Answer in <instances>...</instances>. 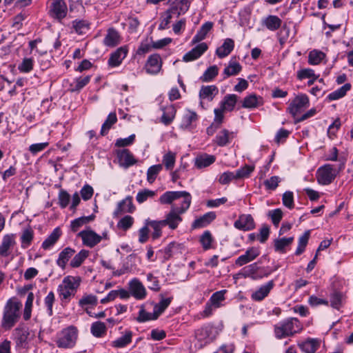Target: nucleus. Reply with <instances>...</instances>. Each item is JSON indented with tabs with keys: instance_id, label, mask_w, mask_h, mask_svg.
Masks as SVG:
<instances>
[{
	"instance_id": "obj_1",
	"label": "nucleus",
	"mask_w": 353,
	"mask_h": 353,
	"mask_svg": "<svg viewBox=\"0 0 353 353\" xmlns=\"http://www.w3.org/2000/svg\"><path fill=\"white\" fill-rule=\"evenodd\" d=\"M21 302L15 299H10L6 303L2 319L1 325L5 329H10L17 322L20 317Z\"/></svg>"
},
{
	"instance_id": "obj_2",
	"label": "nucleus",
	"mask_w": 353,
	"mask_h": 353,
	"mask_svg": "<svg viewBox=\"0 0 353 353\" xmlns=\"http://www.w3.org/2000/svg\"><path fill=\"white\" fill-rule=\"evenodd\" d=\"M339 161L340 163L338 168L331 164H325L318 169L316 178L319 184L324 185L330 184L338 173L344 168L345 159L340 158Z\"/></svg>"
},
{
	"instance_id": "obj_3",
	"label": "nucleus",
	"mask_w": 353,
	"mask_h": 353,
	"mask_svg": "<svg viewBox=\"0 0 353 353\" xmlns=\"http://www.w3.org/2000/svg\"><path fill=\"white\" fill-rule=\"evenodd\" d=\"M78 330L74 326H70L63 330L57 341V345L61 348H71L75 343L77 339Z\"/></svg>"
},
{
	"instance_id": "obj_4",
	"label": "nucleus",
	"mask_w": 353,
	"mask_h": 353,
	"mask_svg": "<svg viewBox=\"0 0 353 353\" xmlns=\"http://www.w3.org/2000/svg\"><path fill=\"white\" fill-rule=\"evenodd\" d=\"M309 105V99L306 94H300L296 96L290 103L288 110L289 112L295 117L303 109Z\"/></svg>"
},
{
	"instance_id": "obj_5",
	"label": "nucleus",
	"mask_w": 353,
	"mask_h": 353,
	"mask_svg": "<svg viewBox=\"0 0 353 353\" xmlns=\"http://www.w3.org/2000/svg\"><path fill=\"white\" fill-rule=\"evenodd\" d=\"M82 239L83 243L90 248H93L101 241V236L91 230H85L78 234Z\"/></svg>"
},
{
	"instance_id": "obj_6",
	"label": "nucleus",
	"mask_w": 353,
	"mask_h": 353,
	"mask_svg": "<svg viewBox=\"0 0 353 353\" xmlns=\"http://www.w3.org/2000/svg\"><path fill=\"white\" fill-rule=\"evenodd\" d=\"M50 15L59 20L63 19L67 14L66 3L63 0H53L50 10Z\"/></svg>"
},
{
	"instance_id": "obj_7",
	"label": "nucleus",
	"mask_w": 353,
	"mask_h": 353,
	"mask_svg": "<svg viewBox=\"0 0 353 353\" xmlns=\"http://www.w3.org/2000/svg\"><path fill=\"white\" fill-rule=\"evenodd\" d=\"M234 225L236 229L243 231H250L255 228L254 219L250 214L240 215Z\"/></svg>"
},
{
	"instance_id": "obj_8",
	"label": "nucleus",
	"mask_w": 353,
	"mask_h": 353,
	"mask_svg": "<svg viewBox=\"0 0 353 353\" xmlns=\"http://www.w3.org/2000/svg\"><path fill=\"white\" fill-rule=\"evenodd\" d=\"M182 214L175 209L174 205H172L165 219L161 221L164 222L165 226L168 225L170 229L174 230L178 227L179 223L182 221V218L180 216Z\"/></svg>"
},
{
	"instance_id": "obj_9",
	"label": "nucleus",
	"mask_w": 353,
	"mask_h": 353,
	"mask_svg": "<svg viewBox=\"0 0 353 353\" xmlns=\"http://www.w3.org/2000/svg\"><path fill=\"white\" fill-rule=\"evenodd\" d=\"M15 244L16 242L14 234H6L3 236L0 245V259L8 256Z\"/></svg>"
},
{
	"instance_id": "obj_10",
	"label": "nucleus",
	"mask_w": 353,
	"mask_h": 353,
	"mask_svg": "<svg viewBox=\"0 0 353 353\" xmlns=\"http://www.w3.org/2000/svg\"><path fill=\"white\" fill-rule=\"evenodd\" d=\"M130 292L137 299H143L146 296V290L143 285L137 279H134L129 283Z\"/></svg>"
},
{
	"instance_id": "obj_11",
	"label": "nucleus",
	"mask_w": 353,
	"mask_h": 353,
	"mask_svg": "<svg viewBox=\"0 0 353 353\" xmlns=\"http://www.w3.org/2000/svg\"><path fill=\"white\" fill-rule=\"evenodd\" d=\"M134 209L135 208L132 203V196H128L125 199L119 202L117 207L114 212V216L117 217L125 212L132 213Z\"/></svg>"
},
{
	"instance_id": "obj_12",
	"label": "nucleus",
	"mask_w": 353,
	"mask_h": 353,
	"mask_svg": "<svg viewBox=\"0 0 353 353\" xmlns=\"http://www.w3.org/2000/svg\"><path fill=\"white\" fill-rule=\"evenodd\" d=\"M208 50V46L205 43H201L195 48L187 52L183 57L185 62L194 61L200 57Z\"/></svg>"
},
{
	"instance_id": "obj_13",
	"label": "nucleus",
	"mask_w": 353,
	"mask_h": 353,
	"mask_svg": "<svg viewBox=\"0 0 353 353\" xmlns=\"http://www.w3.org/2000/svg\"><path fill=\"white\" fill-rule=\"evenodd\" d=\"M117 157L119 165L123 168H128L136 163L132 154L129 150L123 149L117 151Z\"/></svg>"
},
{
	"instance_id": "obj_14",
	"label": "nucleus",
	"mask_w": 353,
	"mask_h": 353,
	"mask_svg": "<svg viewBox=\"0 0 353 353\" xmlns=\"http://www.w3.org/2000/svg\"><path fill=\"white\" fill-rule=\"evenodd\" d=\"M259 255V251L256 248H250L247 250L245 253L243 255H241L236 260L235 263L237 265L242 266L254 259H255Z\"/></svg>"
},
{
	"instance_id": "obj_15",
	"label": "nucleus",
	"mask_w": 353,
	"mask_h": 353,
	"mask_svg": "<svg viewBox=\"0 0 353 353\" xmlns=\"http://www.w3.org/2000/svg\"><path fill=\"white\" fill-rule=\"evenodd\" d=\"M160 61L161 57L159 54H154L150 55L145 65L147 72L152 74L158 73L161 67Z\"/></svg>"
},
{
	"instance_id": "obj_16",
	"label": "nucleus",
	"mask_w": 353,
	"mask_h": 353,
	"mask_svg": "<svg viewBox=\"0 0 353 353\" xmlns=\"http://www.w3.org/2000/svg\"><path fill=\"white\" fill-rule=\"evenodd\" d=\"M190 3L188 0H180L172 3L170 8L168 9L169 12L173 14H176L177 17L181 14L185 13L189 8Z\"/></svg>"
},
{
	"instance_id": "obj_17",
	"label": "nucleus",
	"mask_w": 353,
	"mask_h": 353,
	"mask_svg": "<svg viewBox=\"0 0 353 353\" xmlns=\"http://www.w3.org/2000/svg\"><path fill=\"white\" fill-rule=\"evenodd\" d=\"M281 323L290 336H292L302 329L300 322L296 318L288 319Z\"/></svg>"
},
{
	"instance_id": "obj_18",
	"label": "nucleus",
	"mask_w": 353,
	"mask_h": 353,
	"mask_svg": "<svg viewBox=\"0 0 353 353\" xmlns=\"http://www.w3.org/2000/svg\"><path fill=\"white\" fill-rule=\"evenodd\" d=\"M128 50L121 47L112 53L108 60V63L112 67L118 66L121 64L122 60L125 57Z\"/></svg>"
},
{
	"instance_id": "obj_19",
	"label": "nucleus",
	"mask_w": 353,
	"mask_h": 353,
	"mask_svg": "<svg viewBox=\"0 0 353 353\" xmlns=\"http://www.w3.org/2000/svg\"><path fill=\"white\" fill-rule=\"evenodd\" d=\"M216 218V214L214 212H209L203 214L202 216L196 219L192 223V228H199L207 226Z\"/></svg>"
},
{
	"instance_id": "obj_20",
	"label": "nucleus",
	"mask_w": 353,
	"mask_h": 353,
	"mask_svg": "<svg viewBox=\"0 0 353 353\" xmlns=\"http://www.w3.org/2000/svg\"><path fill=\"white\" fill-rule=\"evenodd\" d=\"M234 46V41L232 39H226L223 45L216 49V54L219 58H223L233 50Z\"/></svg>"
},
{
	"instance_id": "obj_21",
	"label": "nucleus",
	"mask_w": 353,
	"mask_h": 353,
	"mask_svg": "<svg viewBox=\"0 0 353 353\" xmlns=\"http://www.w3.org/2000/svg\"><path fill=\"white\" fill-rule=\"evenodd\" d=\"M273 286V281H270L265 285H262L258 290H256L255 292L252 294V299L255 301L263 300L265 296H268L270 290L272 289Z\"/></svg>"
},
{
	"instance_id": "obj_22",
	"label": "nucleus",
	"mask_w": 353,
	"mask_h": 353,
	"mask_svg": "<svg viewBox=\"0 0 353 353\" xmlns=\"http://www.w3.org/2000/svg\"><path fill=\"white\" fill-rule=\"evenodd\" d=\"M213 25V23L211 21H207L203 23L197 32L196 34L194 37L192 43L195 44L203 40L208 33L212 30Z\"/></svg>"
},
{
	"instance_id": "obj_23",
	"label": "nucleus",
	"mask_w": 353,
	"mask_h": 353,
	"mask_svg": "<svg viewBox=\"0 0 353 353\" xmlns=\"http://www.w3.org/2000/svg\"><path fill=\"white\" fill-rule=\"evenodd\" d=\"M234 137V133L224 129L216 136V143L221 147L228 145Z\"/></svg>"
},
{
	"instance_id": "obj_24",
	"label": "nucleus",
	"mask_w": 353,
	"mask_h": 353,
	"mask_svg": "<svg viewBox=\"0 0 353 353\" xmlns=\"http://www.w3.org/2000/svg\"><path fill=\"white\" fill-rule=\"evenodd\" d=\"M75 253V250L71 248H65L59 254L57 261V265L64 269L65 265L71 256Z\"/></svg>"
},
{
	"instance_id": "obj_25",
	"label": "nucleus",
	"mask_w": 353,
	"mask_h": 353,
	"mask_svg": "<svg viewBox=\"0 0 353 353\" xmlns=\"http://www.w3.org/2000/svg\"><path fill=\"white\" fill-rule=\"evenodd\" d=\"M215 157L214 155H210L206 153L198 156L195 160V165L198 168H205L215 161Z\"/></svg>"
},
{
	"instance_id": "obj_26",
	"label": "nucleus",
	"mask_w": 353,
	"mask_h": 353,
	"mask_svg": "<svg viewBox=\"0 0 353 353\" xmlns=\"http://www.w3.org/2000/svg\"><path fill=\"white\" fill-rule=\"evenodd\" d=\"M179 199H183L181 206H175V209L179 210V213H184L190 207L191 204L192 197L189 192L185 191H179Z\"/></svg>"
},
{
	"instance_id": "obj_27",
	"label": "nucleus",
	"mask_w": 353,
	"mask_h": 353,
	"mask_svg": "<svg viewBox=\"0 0 353 353\" xmlns=\"http://www.w3.org/2000/svg\"><path fill=\"white\" fill-rule=\"evenodd\" d=\"M103 43L106 46L114 47L119 43V35L114 29H109L108 34L103 40Z\"/></svg>"
},
{
	"instance_id": "obj_28",
	"label": "nucleus",
	"mask_w": 353,
	"mask_h": 353,
	"mask_svg": "<svg viewBox=\"0 0 353 353\" xmlns=\"http://www.w3.org/2000/svg\"><path fill=\"white\" fill-rule=\"evenodd\" d=\"M132 337V332L130 330H126L124 334L112 342V345L117 348H123L131 343Z\"/></svg>"
},
{
	"instance_id": "obj_29",
	"label": "nucleus",
	"mask_w": 353,
	"mask_h": 353,
	"mask_svg": "<svg viewBox=\"0 0 353 353\" xmlns=\"http://www.w3.org/2000/svg\"><path fill=\"white\" fill-rule=\"evenodd\" d=\"M61 234V231L59 228L54 229L52 232L48 237L43 242L42 248L44 250H48L51 248L57 241Z\"/></svg>"
},
{
	"instance_id": "obj_30",
	"label": "nucleus",
	"mask_w": 353,
	"mask_h": 353,
	"mask_svg": "<svg viewBox=\"0 0 353 353\" xmlns=\"http://www.w3.org/2000/svg\"><path fill=\"white\" fill-rule=\"evenodd\" d=\"M282 23V21L277 16L269 15L263 20V25L270 30H278Z\"/></svg>"
},
{
	"instance_id": "obj_31",
	"label": "nucleus",
	"mask_w": 353,
	"mask_h": 353,
	"mask_svg": "<svg viewBox=\"0 0 353 353\" xmlns=\"http://www.w3.org/2000/svg\"><path fill=\"white\" fill-rule=\"evenodd\" d=\"M218 94V88L215 85L202 86L199 92L201 99H208L212 101L214 96Z\"/></svg>"
},
{
	"instance_id": "obj_32",
	"label": "nucleus",
	"mask_w": 353,
	"mask_h": 353,
	"mask_svg": "<svg viewBox=\"0 0 353 353\" xmlns=\"http://www.w3.org/2000/svg\"><path fill=\"white\" fill-rule=\"evenodd\" d=\"M259 269L260 267L258 265V263H254L244 268L242 274L244 277H251L252 279H257L261 278V276H259L258 273Z\"/></svg>"
},
{
	"instance_id": "obj_33",
	"label": "nucleus",
	"mask_w": 353,
	"mask_h": 353,
	"mask_svg": "<svg viewBox=\"0 0 353 353\" xmlns=\"http://www.w3.org/2000/svg\"><path fill=\"white\" fill-rule=\"evenodd\" d=\"M145 224L148 227H151L154 230V232L152 236V238L156 239L161 236V228L165 226L164 222L162 221H152L150 219H147L145 221Z\"/></svg>"
},
{
	"instance_id": "obj_34",
	"label": "nucleus",
	"mask_w": 353,
	"mask_h": 353,
	"mask_svg": "<svg viewBox=\"0 0 353 353\" xmlns=\"http://www.w3.org/2000/svg\"><path fill=\"white\" fill-rule=\"evenodd\" d=\"M161 297V299L160 302L157 304H156L154 307V310L155 311V316L154 318H158L161 314H162L165 310L169 306L170 304L172 297H168V298H163V295H160Z\"/></svg>"
},
{
	"instance_id": "obj_35",
	"label": "nucleus",
	"mask_w": 353,
	"mask_h": 353,
	"mask_svg": "<svg viewBox=\"0 0 353 353\" xmlns=\"http://www.w3.org/2000/svg\"><path fill=\"white\" fill-rule=\"evenodd\" d=\"M319 347V343L316 339H309L303 343L300 347L305 353H314Z\"/></svg>"
},
{
	"instance_id": "obj_36",
	"label": "nucleus",
	"mask_w": 353,
	"mask_h": 353,
	"mask_svg": "<svg viewBox=\"0 0 353 353\" xmlns=\"http://www.w3.org/2000/svg\"><path fill=\"white\" fill-rule=\"evenodd\" d=\"M179 191H168L159 198L161 204H171L174 201L179 199Z\"/></svg>"
},
{
	"instance_id": "obj_37",
	"label": "nucleus",
	"mask_w": 353,
	"mask_h": 353,
	"mask_svg": "<svg viewBox=\"0 0 353 353\" xmlns=\"http://www.w3.org/2000/svg\"><path fill=\"white\" fill-rule=\"evenodd\" d=\"M351 88V84L350 83H345L344 85H343L342 87H341L339 89L331 92L327 98L329 99V100L330 101H332V100H337L339 99H341L342 97H343L347 92L348 90H350Z\"/></svg>"
},
{
	"instance_id": "obj_38",
	"label": "nucleus",
	"mask_w": 353,
	"mask_h": 353,
	"mask_svg": "<svg viewBox=\"0 0 353 353\" xmlns=\"http://www.w3.org/2000/svg\"><path fill=\"white\" fill-rule=\"evenodd\" d=\"M117 121V115L114 112H111L108 116L106 120L103 123L101 130V135L104 136Z\"/></svg>"
},
{
	"instance_id": "obj_39",
	"label": "nucleus",
	"mask_w": 353,
	"mask_h": 353,
	"mask_svg": "<svg viewBox=\"0 0 353 353\" xmlns=\"http://www.w3.org/2000/svg\"><path fill=\"white\" fill-rule=\"evenodd\" d=\"M237 101V96L235 94H227L221 102V108L231 111L234 109Z\"/></svg>"
},
{
	"instance_id": "obj_40",
	"label": "nucleus",
	"mask_w": 353,
	"mask_h": 353,
	"mask_svg": "<svg viewBox=\"0 0 353 353\" xmlns=\"http://www.w3.org/2000/svg\"><path fill=\"white\" fill-rule=\"evenodd\" d=\"M80 281L79 277L67 276L64 278L62 285L74 292L80 284Z\"/></svg>"
},
{
	"instance_id": "obj_41",
	"label": "nucleus",
	"mask_w": 353,
	"mask_h": 353,
	"mask_svg": "<svg viewBox=\"0 0 353 353\" xmlns=\"http://www.w3.org/2000/svg\"><path fill=\"white\" fill-rule=\"evenodd\" d=\"M241 65L236 61L231 60L228 67L224 69L223 73L227 77L236 75L241 70Z\"/></svg>"
},
{
	"instance_id": "obj_42",
	"label": "nucleus",
	"mask_w": 353,
	"mask_h": 353,
	"mask_svg": "<svg viewBox=\"0 0 353 353\" xmlns=\"http://www.w3.org/2000/svg\"><path fill=\"white\" fill-rule=\"evenodd\" d=\"M294 241V237L281 238L274 240V249L277 252H284L285 248L290 245Z\"/></svg>"
},
{
	"instance_id": "obj_43",
	"label": "nucleus",
	"mask_w": 353,
	"mask_h": 353,
	"mask_svg": "<svg viewBox=\"0 0 353 353\" xmlns=\"http://www.w3.org/2000/svg\"><path fill=\"white\" fill-rule=\"evenodd\" d=\"M89 251L85 250H81L77 254H76L70 262V265L72 268L79 267L84 260L88 256Z\"/></svg>"
},
{
	"instance_id": "obj_44",
	"label": "nucleus",
	"mask_w": 353,
	"mask_h": 353,
	"mask_svg": "<svg viewBox=\"0 0 353 353\" xmlns=\"http://www.w3.org/2000/svg\"><path fill=\"white\" fill-rule=\"evenodd\" d=\"M310 235V230H307L304 232V234L300 236L299 239V245L298 248L295 252L296 255H300L301 254L304 250L307 244Z\"/></svg>"
},
{
	"instance_id": "obj_45",
	"label": "nucleus",
	"mask_w": 353,
	"mask_h": 353,
	"mask_svg": "<svg viewBox=\"0 0 353 353\" xmlns=\"http://www.w3.org/2000/svg\"><path fill=\"white\" fill-rule=\"evenodd\" d=\"M106 332V326L104 323L97 321L91 325V332L96 337L102 336Z\"/></svg>"
},
{
	"instance_id": "obj_46",
	"label": "nucleus",
	"mask_w": 353,
	"mask_h": 353,
	"mask_svg": "<svg viewBox=\"0 0 353 353\" xmlns=\"http://www.w3.org/2000/svg\"><path fill=\"white\" fill-rule=\"evenodd\" d=\"M256 94H250L245 98H244L242 107L245 108H256L259 105V99Z\"/></svg>"
},
{
	"instance_id": "obj_47",
	"label": "nucleus",
	"mask_w": 353,
	"mask_h": 353,
	"mask_svg": "<svg viewBox=\"0 0 353 353\" xmlns=\"http://www.w3.org/2000/svg\"><path fill=\"white\" fill-rule=\"evenodd\" d=\"M163 168V165L161 164H157L150 167L147 171V180L150 183H152L159 173Z\"/></svg>"
},
{
	"instance_id": "obj_48",
	"label": "nucleus",
	"mask_w": 353,
	"mask_h": 353,
	"mask_svg": "<svg viewBox=\"0 0 353 353\" xmlns=\"http://www.w3.org/2000/svg\"><path fill=\"white\" fill-rule=\"evenodd\" d=\"M218 67L216 65H212L208 68L203 76L201 77V79L203 82H208L212 81L217 74H218Z\"/></svg>"
},
{
	"instance_id": "obj_49",
	"label": "nucleus",
	"mask_w": 353,
	"mask_h": 353,
	"mask_svg": "<svg viewBox=\"0 0 353 353\" xmlns=\"http://www.w3.org/2000/svg\"><path fill=\"white\" fill-rule=\"evenodd\" d=\"M197 119V114L194 112L189 111L183 116L181 127L183 129H188L193 121Z\"/></svg>"
},
{
	"instance_id": "obj_50",
	"label": "nucleus",
	"mask_w": 353,
	"mask_h": 353,
	"mask_svg": "<svg viewBox=\"0 0 353 353\" xmlns=\"http://www.w3.org/2000/svg\"><path fill=\"white\" fill-rule=\"evenodd\" d=\"M267 215L271 219L274 225L277 227L283 218V212L281 209L277 208L270 210Z\"/></svg>"
},
{
	"instance_id": "obj_51",
	"label": "nucleus",
	"mask_w": 353,
	"mask_h": 353,
	"mask_svg": "<svg viewBox=\"0 0 353 353\" xmlns=\"http://www.w3.org/2000/svg\"><path fill=\"white\" fill-rule=\"evenodd\" d=\"M175 112L176 110L173 106L168 107L161 117L162 122L165 125L170 124L174 117Z\"/></svg>"
},
{
	"instance_id": "obj_52",
	"label": "nucleus",
	"mask_w": 353,
	"mask_h": 353,
	"mask_svg": "<svg viewBox=\"0 0 353 353\" xmlns=\"http://www.w3.org/2000/svg\"><path fill=\"white\" fill-rule=\"evenodd\" d=\"M324 57L325 54L321 51H311L309 54V63L312 65H317Z\"/></svg>"
},
{
	"instance_id": "obj_53",
	"label": "nucleus",
	"mask_w": 353,
	"mask_h": 353,
	"mask_svg": "<svg viewBox=\"0 0 353 353\" xmlns=\"http://www.w3.org/2000/svg\"><path fill=\"white\" fill-rule=\"evenodd\" d=\"M81 307H84L87 305H96L97 304V298L92 294L84 295L79 301Z\"/></svg>"
},
{
	"instance_id": "obj_54",
	"label": "nucleus",
	"mask_w": 353,
	"mask_h": 353,
	"mask_svg": "<svg viewBox=\"0 0 353 353\" xmlns=\"http://www.w3.org/2000/svg\"><path fill=\"white\" fill-rule=\"evenodd\" d=\"M156 194L154 191L145 189L138 192L137 195V201L139 203H142L145 201L148 198L153 197Z\"/></svg>"
},
{
	"instance_id": "obj_55",
	"label": "nucleus",
	"mask_w": 353,
	"mask_h": 353,
	"mask_svg": "<svg viewBox=\"0 0 353 353\" xmlns=\"http://www.w3.org/2000/svg\"><path fill=\"white\" fill-rule=\"evenodd\" d=\"M90 80V76H86L83 78H78L75 81L74 85H71L72 88H71L72 92H77L79 91L81 89H82L85 85H86Z\"/></svg>"
},
{
	"instance_id": "obj_56",
	"label": "nucleus",
	"mask_w": 353,
	"mask_h": 353,
	"mask_svg": "<svg viewBox=\"0 0 353 353\" xmlns=\"http://www.w3.org/2000/svg\"><path fill=\"white\" fill-rule=\"evenodd\" d=\"M155 316V311L154 310L153 313H149L145 311L143 308H142L139 312V316L137 318V321L138 322L142 323L145 322L150 320H156L158 318H154Z\"/></svg>"
},
{
	"instance_id": "obj_57",
	"label": "nucleus",
	"mask_w": 353,
	"mask_h": 353,
	"mask_svg": "<svg viewBox=\"0 0 353 353\" xmlns=\"http://www.w3.org/2000/svg\"><path fill=\"white\" fill-rule=\"evenodd\" d=\"M72 27L78 34H83L85 30L88 29L89 23L85 20H75L72 22Z\"/></svg>"
},
{
	"instance_id": "obj_58",
	"label": "nucleus",
	"mask_w": 353,
	"mask_h": 353,
	"mask_svg": "<svg viewBox=\"0 0 353 353\" xmlns=\"http://www.w3.org/2000/svg\"><path fill=\"white\" fill-rule=\"evenodd\" d=\"M254 167L245 165L244 167L237 170L235 173L236 179H242L249 176L250 174L254 170Z\"/></svg>"
},
{
	"instance_id": "obj_59",
	"label": "nucleus",
	"mask_w": 353,
	"mask_h": 353,
	"mask_svg": "<svg viewBox=\"0 0 353 353\" xmlns=\"http://www.w3.org/2000/svg\"><path fill=\"white\" fill-rule=\"evenodd\" d=\"M175 154L171 152H168L163 157V162L167 170H172L175 163Z\"/></svg>"
},
{
	"instance_id": "obj_60",
	"label": "nucleus",
	"mask_w": 353,
	"mask_h": 353,
	"mask_svg": "<svg viewBox=\"0 0 353 353\" xmlns=\"http://www.w3.org/2000/svg\"><path fill=\"white\" fill-rule=\"evenodd\" d=\"M343 295L339 292H334L331 294L330 303L331 306L335 309L339 310L342 303Z\"/></svg>"
},
{
	"instance_id": "obj_61",
	"label": "nucleus",
	"mask_w": 353,
	"mask_h": 353,
	"mask_svg": "<svg viewBox=\"0 0 353 353\" xmlns=\"http://www.w3.org/2000/svg\"><path fill=\"white\" fill-rule=\"evenodd\" d=\"M134 219L131 216L126 215L123 217L118 223L117 226L124 230H128L132 225Z\"/></svg>"
},
{
	"instance_id": "obj_62",
	"label": "nucleus",
	"mask_w": 353,
	"mask_h": 353,
	"mask_svg": "<svg viewBox=\"0 0 353 353\" xmlns=\"http://www.w3.org/2000/svg\"><path fill=\"white\" fill-rule=\"evenodd\" d=\"M200 241L204 250H208L212 241L211 233L209 231L204 232L201 236Z\"/></svg>"
},
{
	"instance_id": "obj_63",
	"label": "nucleus",
	"mask_w": 353,
	"mask_h": 353,
	"mask_svg": "<svg viewBox=\"0 0 353 353\" xmlns=\"http://www.w3.org/2000/svg\"><path fill=\"white\" fill-rule=\"evenodd\" d=\"M283 203L287 208L292 209L294 208V196L293 192L287 191L283 194Z\"/></svg>"
},
{
	"instance_id": "obj_64",
	"label": "nucleus",
	"mask_w": 353,
	"mask_h": 353,
	"mask_svg": "<svg viewBox=\"0 0 353 353\" xmlns=\"http://www.w3.org/2000/svg\"><path fill=\"white\" fill-rule=\"evenodd\" d=\"M59 205L65 208L69 204L70 200V194L65 190H61L59 194Z\"/></svg>"
}]
</instances>
